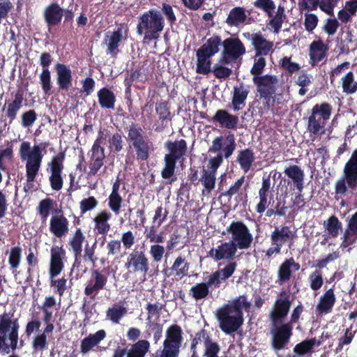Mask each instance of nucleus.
Here are the masks:
<instances>
[{"label":"nucleus","instance_id":"f257e3e1","mask_svg":"<svg viewBox=\"0 0 357 357\" xmlns=\"http://www.w3.org/2000/svg\"><path fill=\"white\" fill-rule=\"evenodd\" d=\"M126 142L128 153L138 161H146L153 151V144L146 132L137 123H132L127 130Z\"/></svg>","mask_w":357,"mask_h":357},{"label":"nucleus","instance_id":"f03ea898","mask_svg":"<svg viewBox=\"0 0 357 357\" xmlns=\"http://www.w3.org/2000/svg\"><path fill=\"white\" fill-rule=\"evenodd\" d=\"M20 324L6 313L0 314V353L8 354L24 346L22 340L18 347Z\"/></svg>","mask_w":357,"mask_h":357},{"label":"nucleus","instance_id":"7ed1b4c3","mask_svg":"<svg viewBox=\"0 0 357 357\" xmlns=\"http://www.w3.org/2000/svg\"><path fill=\"white\" fill-rule=\"evenodd\" d=\"M235 136L231 132H228L225 137H216L212 142V145L208 149L209 153H217L216 156L211 158L208 161L209 172L215 173L218 167L223 162V158H229L236 149Z\"/></svg>","mask_w":357,"mask_h":357},{"label":"nucleus","instance_id":"20e7f679","mask_svg":"<svg viewBox=\"0 0 357 357\" xmlns=\"http://www.w3.org/2000/svg\"><path fill=\"white\" fill-rule=\"evenodd\" d=\"M168 151L164 156L165 165L161 171L164 179L171 178L174 176L177 162H183L187 153V142L185 139L167 140L164 144Z\"/></svg>","mask_w":357,"mask_h":357},{"label":"nucleus","instance_id":"39448f33","mask_svg":"<svg viewBox=\"0 0 357 357\" xmlns=\"http://www.w3.org/2000/svg\"><path fill=\"white\" fill-rule=\"evenodd\" d=\"M165 24V20L160 12L152 8L139 17L137 33L139 35L144 33V40H156L162 31Z\"/></svg>","mask_w":357,"mask_h":357},{"label":"nucleus","instance_id":"423d86ee","mask_svg":"<svg viewBox=\"0 0 357 357\" xmlns=\"http://www.w3.org/2000/svg\"><path fill=\"white\" fill-rule=\"evenodd\" d=\"M332 110L331 105L326 102L314 105L307 118V131L314 135L324 134L325 126L331 116Z\"/></svg>","mask_w":357,"mask_h":357},{"label":"nucleus","instance_id":"0eeeda50","mask_svg":"<svg viewBox=\"0 0 357 357\" xmlns=\"http://www.w3.org/2000/svg\"><path fill=\"white\" fill-rule=\"evenodd\" d=\"M296 237V231H292L289 226L275 227L271 233V246L265 252V256L270 259L273 255H280L282 247L285 245L291 248Z\"/></svg>","mask_w":357,"mask_h":357},{"label":"nucleus","instance_id":"6e6552de","mask_svg":"<svg viewBox=\"0 0 357 357\" xmlns=\"http://www.w3.org/2000/svg\"><path fill=\"white\" fill-rule=\"evenodd\" d=\"M357 188V150H355L343 169V176L335 184L336 195H344L348 188Z\"/></svg>","mask_w":357,"mask_h":357},{"label":"nucleus","instance_id":"1a4fd4ad","mask_svg":"<svg viewBox=\"0 0 357 357\" xmlns=\"http://www.w3.org/2000/svg\"><path fill=\"white\" fill-rule=\"evenodd\" d=\"M163 342V349L158 357H178L183 341V331L177 324L168 327Z\"/></svg>","mask_w":357,"mask_h":357},{"label":"nucleus","instance_id":"9d476101","mask_svg":"<svg viewBox=\"0 0 357 357\" xmlns=\"http://www.w3.org/2000/svg\"><path fill=\"white\" fill-rule=\"evenodd\" d=\"M271 347L275 351L284 349L293 335L294 326L290 323H271Z\"/></svg>","mask_w":357,"mask_h":357},{"label":"nucleus","instance_id":"9b49d317","mask_svg":"<svg viewBox=\"0 0 357 357\" xmlns=\"http://www.w3.org/2000/svg\"><path fill=\"white\" fill-rule=\"evenodd\" d=\"M231 234V243L240 250H245L250 247L253 237L247 225L242 221H232L227 228Z\"/></svg>","mask_w":357,"mask_h":357},{"label":"nucleus","instance_id":"f8f14e48","mask_svg":"<svg viewBox=\"0 0 357 357\" xmlns=\"http://www.w3.org/2000/svg\"><path fill=\"white\" fill-rule=\"evenodd\" d=\"M223 50L220 57V63L227 65L236 61L245 54V47L238 38L229 37L222 41Z\"/></svg>","mask_w":357,"mask_h":357},{"label":"nucleus","instance_id":"ddd939ff","mask_svg":"<svg viewBox=\"0 0 357 357\" xmlns=\"http://www.w3.org/2000/svg\"><path fill=\"white\" fill-rule=\"evenodd\" d=\"M293 299L289 291L282 290L275 301L272 310L270 312L271 323H281L289 314Z\"/></svg>","mask_w":357,"mask_h":357},{"label":"nucleus","instance_id":"4468645a","mask_svg":"<svg viewBox=\"0 0 357 357\" xmlns=\"http://www.w3.org/2000/svg\"><path fill=\"white\" fill-rule=\"evenodd\" d=\"M225 307L218 308L216 311V318L219 321V326L222 331L226 334H231L236 331L243 323V317L235 314Z\"/></svg>","mask_w":357,"mask_h":357},{"label":"nucleus","instance_id":"2eb2a0df","mask_svg":"<svg viewBox=\"0 0 357 357\" xmlns=\"http://www.w3.org/2000/svg\"><path fill=\"white\" fill-rule=\"evenodd\" d=\"M252 82L257 87L260 98L268 100L275 93L279 80L276 75L267 74L261 77H253Z\"/></svg>","mask_w":357,"mask_h":357},{"label":"nucleus","instance_id":"dca6fc26","mask_svg":"<svg viewBox=\"0 0 357 357\" xmlns=\"http://www.w3.org/2000/svg\"><path fill=\"white\" fill-rule=\"evenodd\" d=\"M65 155L64 152H59L52 158L51 162L48 164L50 169V175L49 176L50 187L55 191H59L63 188L62 172L64 167Z\"/></svg>","mask_w":357,"mask_h":357},{"label":"nucleus","instance_id":"f3484780","mask_svg":"<svg viewBox=\"0 0 357 357\" xmlns=\"http://www.w3.org/2000/svg\"><path fill=\"white\" fill-rule=\"evenodd\" d=\"M125 266L134 273L146 275L149 270V261L143 251H135L129 254Z\"/></svg>","mask_w":357,"mask_h":357},{"label":"nucleus","instance_id":"a211bd4d","mask_svg":"<svg viewBox=\"0 0 357 357\" xmlns=\"http://www.w3.org/2000/svg\"><path fill=\"white\" fill-rule=\"evenodd\" d=\"M249 39L255 51L256 56H266L269 54H272L273 51V42L266 40L262 33L259 31L257 33H247Z\"/></svg>","mask_w":357,"mask_h":357},{"label":"nucleus","instance_id":"6ab92c4d","mask_svg":"<svg viewBox=\"0 0 357 357\" xmlns=\"http://www.w3.org/2000/svg\"><path fill=\"white\" fill-rule=\"evenodd\" d=\"M50 262L49 268L50 278H55L64 268L63 259L66 251L62 247L54 245L50 250Z\"/></svg>","mask_w":357,"mask_h":357},{"label":"nucleus","instance_id":"aec40b11","mask_svg":"<svg viewBox=\"0 0 357 357\" xmlns=\"http://www.w3.org/2000/svg\"><path fill=\"white\" fill-rule=\"evenodd\" d=\"M238 248L231 243H222L216 248H211L208 252V257H211L214 261H218L222 259L233 260Z\"/></svg>","mask_w":357,"mask_h":357},{"label":"nucleus","instance_id":"412c9836","mask_svg":"<svg viewBox=\"0 0 357 357\" xmlns=\"http://www.w3.org/2000/svg\"><path fill=\"white\" fill-rule=\"evenodd\" d=\"M328 45L322 40H313L309 46L310 64L312 67L318 66L327 56Z\"/></svg>","mask_w":357,"mask_h":357},{"label":"nucleus","instance_id":"4be33fe9","mask_svg":"<svg viewBox=\"0 0 357 357\" xmlns=\"http://www.w3.org/2000/svg\"><path fill=\"white\" fill-rule=\"evenodd\" d=\"M24 91L22 88H19L14 94L13 100L5 102L3 111H6V116L9 119V123H12L16 119L20 109L22 107L24 102Z\"/></svg>","mask_w":357,"mask_h":357},{"label":"nucleus","instance_id":"5701e85b","mask_svg":"<svg viewBox=\"0 0 357 357\" xmlns=\"http://www.w3.org/2000/svg\"><path fill=\"white\" fill-rule=\"evenodd\" d=\"M201 342L204 343L205 347L204 355L219 353L220 351L219 344L212 340L208 332L204 328L195 333V337L192 340L190 347L197 348L198 344Z\"/></svg>","mask_w":357,"mask_h":357},{"label":"nucleus","instance_id":"b1692460","mask_svg":"<svg viewBox=\"0 0 357 357\" xmlns=\"http://www.w3.org/2000/svg\"><path fill=\"white\" fill-rule=\"evenodd\" d=\"M63 11L64 9L56 2L51 3L45 8L43 17L50 32L52 26L60 24L63 16Z\"/></svg>","mask_w":357,"mask_h":357},{"label":"nucleus","instance_id":"393cba45","mask_svg":"<svg viewBox=\"0 0 357 357\" xmlns=\"http://www.w3.org/2000/svg\"><path fill=\"white\" fill-rule=\"evenodd\" d=\"M211 121L218 123L221 128L227 130H236L239 122L238 116L229 113L226 109H218Z\"/></svg>","mask_w":357,"mask_h":357},{"label":"nucleus","instance_id":"a878e982","mask_svg":"<svg viewBox=\"0 0 357 357\" xmlns=\"http://www.w3.org/2000/svg\"><path fill=\"white\" fill-rule=\"evenodd\" d=\"M84 241L85 236L84 235L80 227L77 228L75 232L73 234L72 236L69 238V250L72 251L75 258L74 265L77 263H80V260L82 257V245Z\"/></svg>","mask_w":357,"mask_h":357},{"label":"nucleus","instance_id":"bb28decb","mask_svg":"<svg viewBox=\"0 0 357 357\" xmlns=\"http://www.w3.org/2000/svg\"><path fill=\"white\" fill-rule=\"evenodd\" d=\"M89 160L88 163L89 171V176L98 175V172L104 166L105 154V151L91 148L89 152Z\"/></svg>","mask_w":357,"mask_h":357},{"label":"nucleus","instance_id":"cd10ccee","mask_svg":"<svg viewBox=\"0 0 357 357\" xmlns=\"http://www.w3.org/2000/svg\"><path fill=\"white\" fill-rule=\"evenodd\" d=\"M155 112L158 115L160 123L155 127L154 130L156 132H162L167 127L168 122L171 121L172 119L169 102L162 100L157 103Z\"/></svg>","mask_w":357,"mask_h":357},{"label":"nucleus","instance_id":"c85d7f7f","mask_svg":"<svg viewBox=\"0 0 357 357\" xmlns=\"http://www.w3.org/2000/svg\"><path fill=\"white\" fill-rule=\"evenodd\" d=\"M68 220L63 215H53L50 221V231L56 238L65 236L69 231Z\"/></svg>","mask_w":357,"mask_h":357},{"label":"nucleus","instance_id":"c756f323","mask_svg":"<svg viewBox=\"0 0 357 357\" xmlns=\"http://www.w3.org/2000/svg\"><path fill=\"white\" fill-rule=\"evenodd\" d=\"M189 268L190 263L184 257L179 255L175 259L172 267L164 269L162 272L167 277L174 275L181 278L188 275Z\"/></svg>","mask_w":357,"mask_h":357},{"label":"nucleus","instance_id":"7c9ffc66","mask_svg":"<svg viewBox=\"0 0 357 357\" xmlns=\"http://www.w3.org/2000/svg\"><path fill=\"white\" fill-rule=\"evenodd\" d=\"M342 239L340 247L344 248L352 245L357 241V211L349 220Z\"/></svg>","mask_w":357,"mask_h":357},{"label":"nucleus","instance_id":"2f4dec72","mask_svg":"<svg viewBox=\"0 0 357 357\" xmlns=\"http://www.w3.org/2000/svg\"><path fill=\"white\" fill-rule=\"evenodd\" d=\"M56 72V82L59 89L63 91H68L72 85V72L71 70L63 63H56L55 65Z\"/></svg>","mask_w":357,"mask_h":357},{"label":"nucleus","instance_id":"473e14b6","mask_svg":"<svg viewBox=\"0 0 357 357\" xmlns=\"http://www.w3.org/2000/svg\"><path fill=\"white\" fill-rule=\"evenodd\" d=\"M111 218L112 213L110 212L107 210L101 211L93 220L95 234L105 236L111 228L108 222Z\"/></svg>","mask_w":357,"mask_h":357},{"label":"nucleus","instance_id":"72a5a7b5","mask_svg":"<svg viewBox=\"0 0 357 357\" xmlns=\"http://www.w3.org/2000/svg\"><path fill=\"white\" fill-rule=\"evenodd\" d=\"M123 28L121 25L116 30L114 31L109 36H107L108 39H105L107 45V54H109L112 58H116L119 50L120 43L123 39Z\"/></svg>","mask_w":357,"mask_h":357},{"label":"nucleus","instance_id":"f704fd0d","mask_svg":"<svg viewBox=\"0 0 357 357\" xmlns=\"http://www.w3.org/2000/svg\"><path fill=\"white\" fill-rule=\"evenodd\" d=\"M48 142H41L38 145H34L30 153V160H27L25 166L40 169L43 158V151L46 153V149L49 146Z\"/></svg>","mask_w":357,"mask_h":357},{"label":"nucleus","instance_id":"c9c22d12","mask_svg":"<svg viewBox=\"0 0 357 357\" xmlns=\"http://www.w3.org/2000/svg\"><path fill=\"white\" fill-rule=\"evenodd\" d=\"M284 173L291 178L298 192H302L304 188L305 174L298 165H294L287 167Z\"/></svg>","mask_w":357,"mask_h":357},{"label":"nucleus","instance_id":"e433bc0d","mask_svg":"<svg viewBox=\"0 0 357 357\" xmlns=\"http://www.w3.org/2000/svg\"><path fill=\"white\" fill-rule=\"evenodd\" d=\"M247 19L248 16L245 8L237 6L230 10L225 22L229 26L238 27L240 25L246 23Z\"/></svg>","mask_w":357,"mask_h":357},{"label":"nucleus","instance_id":"4c0bfd02","mask_svg":"<svg viewBox=\"0 0 357 357\" xmlns=\"http://www.w3.org/2000/svg\"><path fill=\"white\" fill-rule=\"evenodd\" d=\"M270 188L271 180L269 177L263 178L261 187L259 190V202L255 208L259 214H262L268 206V197L270 193Z\"/></svg>","mask_w":357,"mask_h":357},{"label":"nucleus","instance_id":"58836bf2","mask_svg":"<svg viewBox=\"0 0 357 357\" xmlns=\"http://www.w3.org/2000/svg\"><path fill=\"white\" fill-rule=\"evenodd\" d=\"M336 298L333 289H328L319 299L317 305V310L319 314H327L330 312L335 305Z\"/></svg>","mask_w":357,"mask_h":357},{"label":"nucleus","instance_id":"ea45409f","mask_svg":"<svg viewBox=\"0 0 357 357\" xmlns=\"http://www.w3.org/2000/svg\"><path fill=\"white\" fill-rule=\"evenodd\" d=\"M220 45H222V38L220 36L213 35L208 38L206 43L197 51L212 57L219 52Z\"/></svg>","mask_w":357,"mask_h":357},{"label":"nucleus","instance_id":"a19ab883","mask_svg":"<svg viewBox=\"0 0 357 357\" xmlns=\"http://www.w3.org/2000/svg\"><path fill=\"white\" fill-rule=\"evenodd\" d=\"M248 93L249 90L245 88L243 83L238 86L234 87L231 104L234 111H238L245 105Z\"/></svg>","mask_w":357,"mask_h":357},{"label":"nucleus","instance_id":"79ce46f5","mask_svg":"<svg viewBox=\"0 0 357 357\" xmlns=\"http://www.w3.org/2000/svg\"><path fill=\"white\" fill-rule=\"evenodd\" d=\"M98 102L101 108L113 109L116 102V96L108 88L102 87L97 93Z\"/></svg>","mask_w":357,"mask_h":357},{"label":"nucleus","instance_id":"37998d69","mask_svg":"<svg viewBox=\"0 0 357 357\" xmlns=\"http://www.w3.org/2000/svg\"><path fill=\"white\" fill-rule=\"evenodd\" d=\"M255 155L252 149H245L238 152L236 161L240 165L241 169L247 173L255 161Z\"/></svg>","mask_w":357,"mask_h":357},{"label":"nucleus","instance_id":"c03bdc74","mask_svg":"<svg viewBox=\"0 0 357 357\" xmlns=\"http://www.w3.org/2000/svg\"><path fill=\"white\" fill-rule=\"evenodd\" d=\"M250 303L247 301L245 295L240 296L234 299L231 304H226L223 307H226L233 313L243 317V309L249 310L250 308Z\"/></svg>","mask_w":357,"mask_h":357},{"label":"nucleus","instance_id":"a18cd8bd","mask_svg":"<svg viewBox=\"0 0 357 357\" xmlns=\"http://www.w3.org/2000/svg\"><path fill=\"white\" fill-rule=\"evenodd\" d=\"M127 308L120 303H114L106 311V317L114 324H119L121 319L127 314Z\"/></svg>","mask_w":357,"mask_h":357},{"label":"nucleus","instance_id":"49530a36","mask_svg":"<svg viewBox=\"0 0 357 357\" xmlns=\"http://www.w3.org/2000/svg\"><path fill=\"white\" fill-rule=\"evenodd\" d=\"M197 65L196 73L204 75H208L211 70V57L196 51Z\"/></svg>","mask_w":357,"mask_h":357},{"label":"nucleus","instance_id":"de8ad7c7","mask_svg":"<svg viewBox=\"0 0 357 357\" xmlns=\"http://www.w3.org/2000/svg\"><path fill=\"white\" fill-rule=\"evenodd\" d=\"M199 181H201L204 188L202 193L204 194L206 191L207 194H209L215 188L216 174L209 172L203 167L202 171V176Z\"/></svg>","mask_w":357,"mask_h":357},{"label":"nucleus","instance_id":"09e8293b","mask_svg":"<svg viewBox=\"0 0 357 357\" xmlns=\"http://www.w3.org/2000/svg\"><path fill=\"white\" fill-rule=\"evenodd\" d=\"M149 349V342L146 340H140L132 345L127 357H145Z\"/></svg>","mask_w":357,"mask_h":357},{"label":"nucleus","instance_id":"8fccbe9b","mask_svg":"<svg viewBox=\"0 0 357 357\" xmlns=\"http://www.w3.org/2000/svg\"><path fill=\"white\" fill-rule=\"evenodd\" d=\"M26 183H24L23 190L26 193L33 192L37 190L34 184L36 176L38 174L40 169L26 167Z\"/></svg>","mask_w":357,"mask_h":357},{"label":"nucleus","instance_id":"3c124183","mask_svg":"<svg viewBox=\"0 0 357 357\" xmlns=\"http://www.w3.org/2000/svg\"><path fill=\"white\" fill-rule=\"evenodd\" d=\"M324 228L327 230L328 234L336 238L340 230L342 229V224L335 215H331L324 223Z\"/></svg>","mask_w":357,"mask_h":357},{"label":"nucleus","instance_id":"603ef678","mask_svg":"<svg viewBox=\"0 0 357 357\" xmlns=\"http://www.w3.org/2000/svg\"><path fill=\"white\" fill-rule=\"evenodd\" d=\"M209 293V288L204 282L196 283L189 291V295L195 301H200L206 298L208 296Z\"/></svg>","mask_w":357,"mask_h":357},{"label":"nucleus","instance_id":"864d4df0","mask_svg":"<svg viewBox=\"0 0 357 357\" xmlns=\"http://www.w3.org/2000/svg\"><path fill=\"white\" fill-rule=\"evenodd\" d=\"M342 87L344 93L353 94L357 91V82L354 80V74L352 71L348 72L342 78Z\"/></svg>","mask_w":357,"mask_h":357},{"label":"nucleus","instance_id":"5fc2aeb1","mask_svg":"<svg viewBox=\"0 0 357 357\" xmlns=\"http://www.w3.org/2000/svg\"><path fill=\"white\" fill-rule=\"evenodd\" d=\"M146 80V77L144 76L142 68L138 67L131 71L130 74L124 79L123 83L126 91H130L135 82H144Z\"/></svg>","mask_w":357,"mask_h":357},{"label":"nucleus","instance_id":"6e6d98bb","mask_svg":"<svg viewBox=\"0 0 357 357\" xmlns=\"http://www.w3.org/2000/svg\"><path fill=\"white\" fill-rule=\"evenodd\" d=\"M314 346L315 342L314 340L307 339L296 344L293 351L299 357L312 353Z\"/></svg>","mask_w":357,"mask_h":357},{"label":"nucleus","instance_id":"4d7b16f0","mask_svg":"<svg viewBox=\"0 0 357 357\" xmlns=\"http://www.w3.org/2000/svg\"><path fill=\"white\" fill-rule=\"evenodd\" d=\"M123 146V140L121 133L115 132L108 139V149L110 152L119 153Z\"/></svg>","mask_w":357,"mask_h":357},{"label":"nucleus","instance_id":"13d9d810","mask_svg":"<svg viewBox=\"0 0 357 357\" xmlns=\"http://www.w3.org/2000/svg\"><path fill=\"white\" fill-rule=\"evenodd\" d=\"M54 201L50 198H45L39 202L37 210L43 222H45L52 208Z\"/></svg>","mask_w":357,"mask_h":357},{"label":"nucleus","instance_id":"bf43d9fd","mask_svg":"<svg viewBox=\"0 0 357 357\" xmlns=\"http://www.w3.org/2000/svg\"><path fill=\"white\" fill-rule=\"evenodd\" d=\"M292 276V269L290 266L289 261L286 259L279 266L278 271V278L281 282L289 281Z\"/></svg>","mask_w":357,"mask_h":357},{"label":"nucleus","instance_id":"052dcab7","mask_svg":"<svg viewBox=\"0 0 357 357\" xmlns=\"http://www.w3.org/2000/svg\"><path fill=\"white\" fill-rule=\"evenodd\" d=\"M40 83L41 84L42 89L45 95H50L52 88V84L51 82V73L49 69L43 70L40 76Z\"/></svg>","mask_w":357,"mask_h":357},{"label":"nucleus","instance_id":"680f3d73","mask_svg":"<svg viewBox=\"0 0 357 357\" xmlns=\"http://www.w3.org/2000/svg\"><path fill=\"white\" fill-rule=\"evenodd\" d=\"M123 199L120 194H109L108 197V206L115 214L119 215L122 207Z\"/></svg>","mask_w":357,"mask_h":357},{"label":"nucleus","instance_id":"e2e57ef3","mask_svg":"<svg viewBox=\"0 0 357 357\" xmlns=\"http://www.w3.org/2000/svg\"><path fill=\"white\" fill-rule=\"evenodd\" d=\"M253 5L264 11L268 17H273V13L275 9V4L273 0H256Z\"/></svg>","mask_w":357,"mask_h":357},{"label":"nucleus","instance_id":"0e129e2a","mask_svg":"<svg viewBox=\"0 0 357 357\" xmlns=\"http://www.w3.org/2000/svg\"><path fill=\"white\" fill-rule=\"evenodd\" d=\"M266 65L264 56H254V63L250 69V73L253 77H261Z\"/></svg>","mask_w":357,"mask_h":357},{"label":"nucleus","instance_id":"69168bd1","mask_svg":"<svg viewBox=\"0 0 357 357\" xmlns=\"http://www.w3.org/2000/svg\"><path fill=\"white\" fill-rule=\"evenodd\" d=\"M22 256V248L20 246H15L10 248L8 257V263L10 268L17 269L20 264Z\"/></svg>","mask_w":357,"mask_h":357},{"label":"nucleus","instance_id":"338daca9","mask_svg":"<svg viewBox=\"0 0 357 357\" xmlns=\"http://www.w3.org/2000/svg\"><path fill=\"white\" fill-rule=\"evenodd\" d=\"M90 280L98 285L100 289H104L108 281V276L107 274L104 273L103 271L93 269L91 271Z\"/></svg>","mask_w":357,"mask_h":357},{"label":"nucleus","instance_id":"774afa93","mask_svg":"<svg viewBox=\"0 0 357 357\" xmlns=\"http://www.w3.org/2000/svg\"><path fill=\"white\" fill-rule=\"evenodd\" d=\"M47 335L45 333L36 335L31 344L32 349L34 352L43 351L47 348Z\"/></svg>","mask_w":357,"mask_h":357}]
</instances>
